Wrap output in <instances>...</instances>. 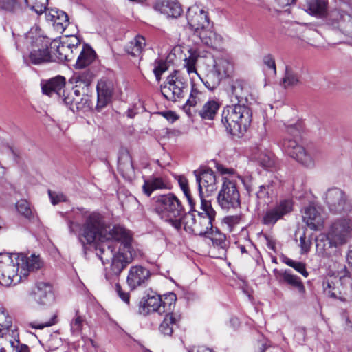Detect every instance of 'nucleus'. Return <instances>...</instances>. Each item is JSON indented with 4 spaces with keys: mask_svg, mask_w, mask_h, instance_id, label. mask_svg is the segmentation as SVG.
<instances>
[{
    "mask_svg": "<svg viewBox=\"0 0 352 352\" xmlns=\"http://www.w3.org/2000/svg\"><path fill=\"white\" fill-rule=\"evenodd\" d=\"M78 238L84 246L95 245L96 254L105 266V278L115 283L116 294L129 305L130 295L122 289L118 280L135 256L129 232L120 226H111L102 214L94 212L86 216L78 232Z\"/></svg>",
    "mask_w": 352,
    "mask_h": 352,
    "instance_id": "nucleus-1",
    "label": "nucleus"
},
{
    "mask_svg": "<svg viewBox=\"0 0 352 352\" xmlns=\"http://www.w3.org/2000/svg\"><path fill=\"white\" fill-rule=\"evenodd\" d=\"M252 122V111L247 106L234 104L227 106L221 114V122L226 131L235 136L243 135Z\"/></svg>",
    "mask_w": 352,
    "mask_h": 352,
    "instance_id": "nucleus-2",
    "label": "nucleus"
},
{
    "mask_svg": "<svg viewBox=\"0 0 352 352\" xmlns=\"http://www.w3.org/2000/svg\"><path fill=\"white\" fill-rule=\"evenodd\" d=\"M81 41L75 35L56 38L45 47V62L70 61L80 52Z\"/></svg>",
    "mask_w": 352,
    "mask_h": 352,
    "instance_id": "nucleus-3",
    "label": "nucleus"
},
{
    "mask_svg": "<svg viewBox=\"0 0 352 352\" xmlns=\"http://www.w3.org/2000/svg\"><path fill=\"white\" fill-rule=\"evenodd\" d=\"M154 210L164 221L173 228L180 226L178 218L182 216L184 207L181 201L173 193L160 195L154 198Z\"/></svg>",
    "mask_w": 352,
    "mask_h": 352,
    "instance_id": "nucleus-4",
    "label": "nucleus"
},
{
    "mask_svg": "<svg viewBox=\"0 0 352 352\" xmlns=\"http://www.w3.org/2000/svg\"><path fill=\"white\" fill-rule=\"evenodd\" d=\"M287 133L294 138L288 137L283 140L282 146L285 152L303 166L308 168L314 167L315 166L314 157L309 151L300 145L296 139L299 135V129L295 126H289L287 128Z\"/></svg>",
    "mask_w": 352,
    "mask_h": 352,
    "instance_id": "nucleus-5",
    "label": "nucleus"
},
{
    "mask_svg": "<svg viewBox=\"0 0 352 352\" xmlns=\"http://www.w3.org/2000/svg\"><path fill=\"white\" fill-rule=\"evenodd\" d=\"M322 285L324 294L329 297L344 302H352V276L348 271L336 281L326 279Z\"/></svg>",
    "mask_w": 352,
    "mask_h": 352,
    "instance_id": "nucleus-6",
    "label": "nucleus"
},
{
    "mask_svg": "<svg viewBox=\"0 0 352 352\" xmlns=\"http://www.w3.org/2000/svg\"><path fill=\"white\" fill-rule=\"evenodd\" d=\"M16 253H0V281L1 284L9 285L21 278L22 274L19 275L21 270V261L16 259Z\"/></svg>",
    "mask_w": 352,
    "mask_h": 352,
    "instance_id": "nucleus-7",
    "label": "nucleus"
},
{
    "mask_svg": "<svg viewBox=\"0 0 352 352\" xmlns=\"http://www.w3.org/2000/svg\"><path fill=\"white\" fill-rule=\"evenodd\" d=\"M222 186L218 193L217 202L224 210L237 208L241 206L240 194L236 181L228 177L223 178Z\"/></svg>",
    "mask_w": 352,
    "mask_h": 352,
    "instance_id": "nucleus-8",
    "label": "nucleus"
},
{
    "mask_svg": "<svg viewBox=\"0 0 352 352\" xmlns=\"http://www.w3.org/2000/svg\"><path fill=\"white\" fill-rule=\"evenodd\" d=\"M187 86V81L180 73L178 71H174L161 86V92L167 100L176 102L184 97Z\"/></svg>",
    "mask_w": 352,
    "mask_h": 352,
    "instance_id": "nucleus-9",
    "label": "nucleus"
},
{
    "mask_svg": "<svg viewBox=\"0 0 352 352\" xmlns=\"http://www.w3.org/2000/svg\"><path fill=\"white\" fill-rule=\"evenodd\" d=\"M177 300L174 293L164 295V298L157 295H148L142 303L143 311L145 314L157 312L162 315L173 310Z\"/></svg>",
    "mask_w": 352,
    "mask_h": 352,
    "instance_id": "nucleus-10",
    "label": "nucleus"
},
{
    "mask_svg": "<svg viewBox=\"0 0 352 352\" xmlns=\"http://www.w3.org/2000/svg\"><path fill=\"white\" fill-rule=\"evenodd\" d=\"M202 212L196 214V224L194 228V234L199 236H208L212 234V221H214L216 212L212 208L209 201L202 199L201 202Z\"/></svg>",
    "mask_w": 352,
    "mask_h": 352,
    "instance_id": "nucleus-11",
    "label": "nucleus"
},
{
    "mask_svg": "<svg viewBox=\"0 0 352 352\" xmlns=\"http://www.w3.org/2000/svg\"><path fill=\"white\" fill-rule=\"evenodd\" d=\"M328 232L335 243L346 244L352 238V218L346 216L336 219Z\"/></svg>",
    "mask_w": 352,
    "mask_h": 352,
    "instance_id": "nucleus-12",
    "label": "nucleus"
},
{
    "mask_svg": "<svg viewBox=\"0 0 352 352\" xmlns=\"http://www.w3.org/2000/svg\"><path fill=\"white\" fill-rule=\"evenodd\" d=\"M198 184L201 202L204 196L210 195L217 189V178L213 170L210 168H200L193 171Z\"/></svg>",
    "mask_w": 352,
    "mask_h": 352,
    "instance_id": "nucleus-13",
    "label": "nucleus"
},
{
    "mask_svg": "<svg viewBox=\"0 0 352 352\" xmlns=\"http://www.w3.org/2000/svg\"><path fill=\"white\" fill-rule=\"evenodd\" d=\"M326 203L329 210L336 214L350 212L351 204L347 201L345 194L339 188L329 189L326 193Z\"/></svg>",
    "mask_w": 352,
    "mask_h": 352,
    "instance_id": "nucleus-14",
    "label": "nucleus"
},
{
    "mask_svg": "<svg viewBox=\"0 0 352 352\" xmlns=\"http://www.w3.org/2000/svg\"><path fill=\"white\" fill-rule=\"evenodd\" d=\"M186 19L190 28L196 34L204 28L210 27L208 12L197 5L190 7L186 13Z\"/></svg>",
    "mask_w": 352,
    "mask_h": 352,
    "instance_id": "nucleus-15",
    "label": "nucleus"
},
{
    "mask_svg": "<svg viewBox=\"0 0 352 352\" xmlns=\"http://www.w3.org/2000/svg\"><path fill=\"white\" fill-rule=\"evenodd\" d=\"M27 38L30 40L32 45L38 47L33 49L30 54L31 62L34 65H38L44 61V52L42 50L44 36L41 28L37 25L32 27L27 34Z\"/></svg>",
    "mask_w": 352,
    "mask_h": 352,
    "instance_id": "nucleus-16",
    "label": "nucleus"
},
{
    "mask_svg": "<svg viewBox=\"0 0 352 352\" xmlns=\"http://www.w3.org/2000/svg\"><path fill=\"white\" fill-rule=\"evenodd\" d=\"M292 209V201L289 199L283 200L275 206L266 210L262 217V223L267 226L274 225L283 216L291 212Z\"/></svg>",
    "mask_w": 352,
    "mask_h": 352,
    "instance_id": "nucleus-17",
    "label": "nucleus"
},
{
    "mask_svg": "<svg viewBox=\"0 0 352 352\" xmlns=\"http://www.w3.org/2000/svg\"><path fill=\"white\" fill-rule=\"evenodd\" d=\"M45 21L58 34L64 32L69 25L67 14L58 8H47L45 6Z\"/></svg>",
    "mask_w": 352,
    "mask_h": 352,
    "instance_id": "nucleus-18",
    "label": "nucleus"
},
{
    "mask_svg": "<svg viewBox=\"0 0 352 352\" xmlns=\"http://www.w3.org/2000/svg\"><path fill=\"white\" fill-rule=\"evenodd\" d=\"M150 276L151 272L147 268L142 265H134L131 267L128 272L126 283L131 290H134L144 286L148 280Z\"/></svg>",
    "mask_w": 352,
    "mask_h": 352,
    "instance_id": "nucleus-19",
    "label": "nucleus"
},
{
    "mask_svg": "<svg viewBox=\"0 0 352 352\" xmlns=\"http://www.w3.org/2000/svg\"><path fill=\"white\" fill-rule=\"evenodd\" d=\"M249 96V89L244 80L241 79L232 80L230 88V96L232 102L247 105Z\"/></svg>",
    "mask_w": 352,
    "mask_h": 352,
    "instance_id": "nucleus-20",
    "label": "nucleus"
},
{
    "mask_svg": "<svg viewBox=\"0 0 352 352\" xmlns=\"http://www.w3.org/2000/svg\"><path fill=\"white\" fill-rule=\"evenodd\" d=\"M65 78L56 76L45 82V95L63 102V94L66 93Z\"/></svg>",
    "mask_w": 352,
    "mask_h": 352,
    "instance_id": "nucleus-21",
    "label": "nucleus"
},
{
    "mask_svg": "<svg viewBox=\"0 0 352 352\" xmlns=\"http://www.w3.org/2000/svg\"><path fill=\"white\" fill-rule=\"evenodd\" d=\"M155 9L167 17L177 18L181 15L182 8L177 0H157Z\"/></svg>",
    "mask_w": 352,
    "mask_h": 352,
    "instance_id": "nucleus-22",
    "label": "nucleus"
},
{
    "mask_svg": "<svg viewBox=\"0 0 352 352\" xmlns=\"http://www.w3.org/2000/svg\"><path fill=\"white\" fill-rule=\"evenodd\" d=\"M113 91V85L111 82L100 80L97 85L98 103L97 109L105 107L111 100Z\"/></svg>",
    "mask_w": 352,
    "mask_h": 352,
    "instance_id": "nucleus-23",
    "label": "nucleus"
},
{
    "mask_svg": "<svg viewBox=\"0 0 352 352\" xmlns=\"http://www.w3.org/2000/svg\"><path fill=\"white\" fill-rule=\"evenodd\" d=\"M302 219L311 230H320L323 226V219L314 206H309L305 208Z\"/></svg>",
    "mask_w": 352,
    "mask_h": 352,
    "instance_id": "nucleus-24",
    "label": "nucleus"
},
{
    "mask_svg": "<svg viewBox=\"0 0 352 352\" xmlns=\"http://www.w3.org/2000/svg\"><path fill=\"white\" fill-rule=\"evenodd\" d=\"M338 246L340 245L334 243L329 232L327 235L321 234L316 239V253L319 256H329L331 254V250Z\"/></svg>",
    "mask_w": 352,
    "mask_h": 352,
    "instance_id": "nucleus-25",
    "label": "nucleus"
},
{
    "mask_svg": "<svg viewBox=\"0 0 352 352\" xmlns=\"http://www.w3.org/2000/svg\"><path fill=\"white\" fill-rule=\"evenodd\" d=\"M17 336L16 327L12 325V318L4 309H0V336L15 338Z\"/></svg>",
    "mask_w": 352,
    "mask_h": 352,
    "instance_id": "nucleus-26",
    "label": "nucleus"
},
{
    "mask_svg": "<svg viewBox=\"0 0 352 352\" xmlns=\"http://www.w3.org/2000/svg\"><path fill=\"white\" fill-rule=\"evenodd\" d=\"M201 41V42L212 48L219 47L223 43V38L214 31L208 28H204L196 34Z\"/></svg>",
    "mask_w": 352,
    "mask_h": 352,
    "instance_id": "nucleus-27",
    "label": "nucleus"
},
{
    "mask_svg": "<svg viewBox=\"0 0 352 352\" xmlns=\"http://www.w3.org/2000/svg\"><path fill=\"white\" fill-rule=\"evenodd\" d=\"M16 258L18 259V261H21V271L20 273L23 276L26 274V271H34L42 266V261L39 255H36L35 254H32L30 256L19 254Z\"/></svg>",
    "mask_w": 352,
    "mask_h": 352,
    "instance_id": "nucleus-28",
    "label": "nucleus"
},
{
    "mask_svg": "<svg viewBox=\"0 0 352 352\" xmlns=\"http://www.w3.org/2000/svg\"><path fill=\"white\" fill-rule=\"evenodd\" d=\"M283 281L295 288L302 298H305L306 294L305 287L300 277L293 274L290 270H285L280 274Z\"/></svg>",
    "mask_w": 352,
    "mask_h": 352,
    "instance_id": "nucleus-29",
    "label": "nucleus"
},
{
    "mask_svg": "<svg viewBox=\"0 0 352 352\" xmlns=\"http://www.w3.org/2000/svg\"><path fill=\"white\" fill-rule=\"evenodd\" d=\"M96 58V53L94 50L87 45H83L77 58L74 67L76 69H82L93 63Z\"/></svg>",
    "mask_w": 352,
    "mask_h": 352,
    "instance_id": "nucleus-30",
    "label": "nucleus"
},
{
    "mask_svg": "<svg viewBox=\"0 0 352 352\" xmlns=\"http://www.w3.org/2000/svg\"><path fill=\"white\" fill-rule=\"evenodd\" d=\"M207 98V93L206 91L198 88L195 85L192 84L190 94L184 108L186 111L190 107H195L197 105L204 102Z\"/></svg>",
    "mask_w": 352,
    "mask_h": 352,
    "instance_id": "nucleus-31",
    "label": "nucleus"
},
{
    "mask_svg": "<svg viewBox=\"0 0 352 352\" xmlns=\"http://www.w3.org/2000/svg\"><path fill=\"white\" fill-rule=\"evenodd\" d=\"M165 317L159 327L162 333L165 336H171L173 329L177 327L180 316L173 314L172 311L165 313Z\"/></svg>",
    "mask_w": 352,
    "mask_h": 352,
    "instance_id": "nucleus-32",
    "label": "nucleus"
},
{
    "mask_svg": "<svg viewBox=\"0 0 352 352\" xmlns=\"http://www.w3.org/2000/svg\"><path fill=\"white\" fill-rule=\"evenodd\" d=\"M145 46V38L141 35H137L126 45V52L133 56L139 57Z\"/></svg>",
    "mask_w": 352,
    "mask_h": 352,
    "instance_id": "nucleus-33",
    "label": "nucleus"
},
{
    "mask_svg": "<svg viewBox=\"0 0 352 352\" xmlns=\"http://www.w3.org/2000/svg\"><path fill=\"white\" fill-rule=\"evenodd\" d=\"M198 77L204 82L205 86L210 90L216 88L223 79L213 66L208 69L204 78L200 76Z\"/></svg>",
    "mask_w": 352,
    "mask_h": 352,
    "instance_id": "nucleus-34",
    "label": "nucleus"
},
{
    "mask_svg": "<svg viewBox=\"0 0 352 352\" xmlns=\"http://www.w3.org/2000/svg\"><path fill=\"white\" fill-rule=\"evenodd\" d=\"M166 188L165 182L160 177H151L144 181L142 186L143 192L148 196L156 190L164 189Z\"/></svg>",
    "mask_w": 352,
    "mask_h": 352,
    "instance_id": "nucleus-35",
    "label": "nucleus"
},
{
    "mask_svg": "<svg viewBox=\"0 0 352 352\" xmlns=\"http://www.w3.org/2000/svg\"><path fill=\"white\" fill-rule=\"evenodd\" d=\"M94 78V74L89 70L76 72L74 74L72 80L76 84V87H87Z\"/></svg>",
    "mask_w": 352,
    "mask_h": 352,
    "instance_id": "nucleus-36",
    "label": "nucleus"
},
{
    "mask_svg": "<svg viewBox=\"0 0 352 352\" xmlns=\"http://www.w3.org/2000/svg\"><path fill=\"white\" fill-rule=\"evenodd\" d=\"M220 107L216 100H208L199 111V115L205 120H212Z\"/></svg>",
    "mask_w": 352,
    "mask_h": 352,
    "instance_id": "nucleus-37",
    "label": "nucleus"
},
{
    "mask_svg": "<svg viewBox=\"0 0 352 352\" xmlns=\"http://www.w3.org/2000/svg\"><path fill=\"white\" fill-rule=\"evenodd\" d=\"M188 52L189 55L184 58V66L189 75L195 74L197 76H199L196 69V63L199 56V53L194 48H190Z\"/></svg>",
    "mask_w": 352,
    "mask_h": 352,
    "instance_id": "nucleus-38",
    "label": "nucleus"
},
{
    "mask_svg": "<svg viewBox=\"0 0 352 352\" xmlns=\"http://www.w3.org/2000/svg\"><path fill=\"white\" fill-rule=\"evenodd\" d=\"M180 226L179 228H175L177 230H180L183 228L186 232L190 234H194V228L196 224V214L188 212L184 215L182 217L178 218Z\"/></svg>",
    "mask_w": 352,
    "mask_h": 352,
    "instance_id": "nucleus-39",
    "label": "nucleus"
},
{
    "mask_svg": "<svg viewBox=\"0 0 352 352\" xmlns=\"http://www.w3.org/2000/svg\"><path fill=\"white\" fill-rule=\"evenodd\" d=\"M213 67L222 78L229 76L233 70L232 64L225 58L214 60Z\"/></svg>",
    "mask_w": 352,
    "mask_h": 352,
    "instance_id": "nucleus-40",
    "label": "nucleus"
},
{
    "mask_svg": "<svg viewBox=\"0 0 352 352\" xmlns=\"http://www.w3.org/2000/svg\"><path fill=\"white\" fill-rule=\"evenodd\" d=\"M29 296L31 302L39 305H43V299L44 298V283H37L35 286L32 288L30 292Z\"/></svg>",
    "mask_w": 352,
    "mask_h": 352,
    "instance_id": "nucleus-41",
    "label": "nucleus"
},
{
    "mask_svg": "<svg viewBox=\"0 0 352 352\" xmlns=\"http://www.w3.org/2000/svg\"><path fill=\"white\" fill-rule=\"evenodd\" d=\"M307 6L308 10L313 14L323 15L327 8L326 0H307Z\"/></svg>",
    "mask_w": 352,
    "mask_h": 352,
    "instance_id": "nucleus-42",
    "label": "nucleus"
},
{
    "mask_svg": "<svg viewBox=\"0 0 352 352\" xmlns=\"http://www.w3.org/2000/svg\"><path fill=\"white\" fill-rule=\"evenodd\" d=\"M243 217L241 214L230 215L223 218V223L227 229L232 232L238 230L239 226L243 221Z\"/></svg>",
    "mask_w": 352,
    "mask_h": 352,
    "instance_id": "nucleus-43",
    "label": "nucleus"
},
{
    "mask_svg": "<svg viewBox=\"0 0 352 352\" xmlns=\"http://www.w3.org/2000/svg\"><path fill=\"white\" fill-rule=\"evenodd\" d=\"M80 91L79 89H75L72 90H67L66 93L63 94V102L69 106L72 109L74 104H78L79 100L80 99Z\"/></svg>",
    "mask_w": 352,
    "mask_h": 352,
    "instance_id": "nucleus-44",
    "label": "nucleus"
},
{
    "mask_svg": "<svg viewBox=\"0 0 352 352\" xmlns=\"http://www.w3.org/2000/svg\"><path fill=\"white\" fill-rule=\"evenodd\" d=\"M274 193L272 189V182L269 183L267 185L261 186L259 190L256 192V197L258 200L264 203H267L270 199V195Z\"/></svg>",
    "mask_w": 352,
    "mask_h": 352,
    "instance_id": "nucleus-45",
    "label": "nucleus"
},
{
    "mask_svg": "<svg viewBox=\"0 0 352 352\" xmlns=\"http://www.w3.org/2000/svg\"><path fill=\"white\" fill-rule=\"evenodd\" d=\"M118 169L123 174H129L133 172L132 162L128 155L119 159Z\"/></svg>",
    "mask_w": 352,
    "mask_h": 352,
    "instance_id": "nucleus-46",
    "label": "nucleus"
},
{
    "mask_svg": "<svg viewBox=\"0 0 352 352\" xmlns=\"http://www.w3.org/2000/svg\"><path fill=\"white\" fill-rule=\"evenodd\" d=\"M283 85L285 87H293L299 84L300 80L296 74L291 69H287L285 77L283 80Z\"/></svg>",
    "mask_w": 352,
    "mask_h": 352,
    "instance_id": "nucleus-47",
    "label": "nucleus"
},
{
    "mask_svg": "<svg viewBox=\"0 0 352 352\" xmlns=\"http://www.w3.org/2000/svg\"><path fill=\"white\" fill-rule=\"evenodd\" d=\"M254 159L256 160L263 168H270L274 165L273 159L269 154L265 153H259L255 154Z\"/></svg>",
    "mask_w": 352,
    "mask_h": 352,
    "instance_id": "nucleus-48",
    "label": "nucleus"
},
{
    "mask_svg": "<svg viewBox=\"0 0 352 352\" xmlns=\"http://www.w3.org/2000/svg\"><path fill=\"white\" fill-rule=\"evenodd\" d=\"M178 183L179 184L181 189L182 190L185 196L186 197L189 204L190 205L191 208H192L195 204L193 202L192 198L191 197V195L190 193V189L188 188V184L187 179L184 176H179Z\"/></svg>",
    "mask_w": 352,
    "mask_h": 352,
    "instance_id": "nucleus-49",
    "label": "nucleus"
},
{
    "mask_svg": "<svg viewBox=\"0 0 352 352\" xmlns=\"http://www.w3.org/2000/svg\"><path fill=\"white\" fill-rule=\"evenodd\" d=\"M16 208L19 213L26 218H29L32 214V210L29 203L26 200L21 199L16 204Z\"/></svg>",
    "mask_w": 352,
    "mask_h": 352,
    "instance_id": "nucleus-50",
    "label": "nucleus"
},
{
    "mask_svg": "<svg viewBox=\"0 0 352 352\" xmlns=\"http://www.w3.org/2000/svg\"><path fill=\"white\" fill-rule=\"evenodd\" d=\"M42 1L43 0H25V2L32 10L34 11L38 15H41L44 12V7Z\"/></svg>",
    "mask_w": 352,
    "mask_h": 352,
    "instance_id": "nucleus-51",
    "label": "nucleus"
},
{
    "mask_svg": "<svg viewBox=\"0 0 352 352\" xmlns=\"http://www.w3.org/2000/svg\"><path fill=\"white\" fill-rule=\"evenodd\" d=\"M83 324V318L78 315V311H76L75 318L71 322V330L73 333L79 334L82 330Z\"/></svg>",
    "mask_w": 352,
    "mask_h": 352,
    "instance_id": "nucleus-52",
    "label": "nucleus"
},
{
    "mask_svg": "<svg viewBox=\"0 0 352 352\" xmlns=\"http://www.w3.org/2000/svg\"><path fill=\"white\" fill-rule=\"evenodd\" d=\"M18 7L19 3L16 0H0V8L3 10L13 12Z\"/></svg>",
    "mask_w": 352,
    "mask_h": 352,
    "instance_id": "nucleus-53",
    "label": "nucleus"
},
{
    "mask_svg": "<svg viewBox=\"0 0 352 352\" xmlns=\"http://www.w3.org/2000/svg\"><path fill=\"white\" fill-rule=\"evenodd\" d=\"M166 64L162 60H157L154 63L153 72L157 81L160 80L161 75L166 70Z\"/></svg>",
    "mask_w": 352,
    "mask_h": 352,
    "instance_id": "nucleus-54",
    "label": "nucleus"
},
{
    "mask_svg": "<svg viewBox=\"0 0 352 352\" xmlns=\"http://www.w3.org/2000/svg\"><path fill=\"white\" fill-rule=\"evenodd\" d=\"M311 246V237H307L305 234L303 233L300 236V247L301 248L300 253L306 254L309 252Z\"/></svg>",
    "mask_w": 352,
    "mask_h": 352,
    "instance_id": "nucleus-55",
    "label": "nucleus"
},
{
    "mask_svg": "<svg viewBox=\"0 0 352 352\" xmlns=\"http://www.w3.org/2000/svg\"><path fill=\"white\" fill-rule=\"evenodd\" d=\"M48 195L52 204L54 206L65 201V195L58 192L49 190Z\"/></svg>",
    "mask_w": 352,
    "mask_h": 352,
    "instance_id": "nucleus-56",
    "label": "nucleus"
},
{
    "mask_svg": "<svg viewBox=\"0 0 352 352\" xmlns=\"http://www.w3.org/2000/svg\"><path fill=\"white\" fill-rule=\"evenodd\" d=\"M263 62L265 65L272 71L273 74H276L275 60L271 54L265 55L263 58Z\"/></svg>",
    "mask_w": 352,
    "mask_h": 352,
    "instance_id": "nucleus-57",
    "label": "nucleus"
},
{
    "mask_svg": "<svg viewBox=\"0 0 352 352\" xmlns=\"http://www.w3.org/2000/svg\"><path fill=\"white\" fill-rule=\"evenodd\" d=\"M45 298L50 302L55 300V294L53 286L45 283Z\"/></svg>",
    "mask_w": 352,
    "mask_h": 352,
    "instance_id": "nucleus-58",
    "label": "nucleus"
},
{
    "mask_svg": "<svg viewBox=\"0 0 352 352\" xmlns=\"http://www.w3.org/2000/svg\"><path fill=\"white\" fill-rule=\"evenodd\" d=\"M293 268L300 273L303 276L307 277L309 274L306 270L305 264L301 262H296Z\"/></svg>",
    "mask_w": 352,
    "mask_h": 352,
    "instance_id": "nucleus-59",
    "label": "nucleus"
},
{
    "mask_svg": "<svg viewBox=\"0 0 352 352\" xmlns=\"http://www.w3.org/2000/svg\"><path fill=\"white\" fill-rule=\"evenodd\" d=\"M10 343L12 346L16 348V352H28L29 351L28 346L25 344H21L19 349H18V344H19V340L15 339L14 340H10Z\"/></svg>",
    "mask_w": 352,
    "mask_h": 352,
    "instance_id": "nucleus-60",
    "label": "nucleus"
},
{
    "mask_svg": "<svg viewBox=\"0 0 352 352\" xmlns=\"http://www.w3.org/2000/svg\"><path fill=\"white\" fill-rule=\"evenodd\" d=\"M217 169L222 175H232L234 173V170L232 168H226L223 165H221V164L217 165Z\"/></svg>",
    "mask_w": 352,
    "mask_h": 352,
    "instance_id": "nucleus-61",
    "label": "nucleus"
},
{
    "mask_svg": "<svg viewBox=\"0 0 352 352\" xmlns=\"http://www.w3.org/2000/svg\"><path fill=\"white\" fill-rule=\"evenodd\" d=\"M164 117H165L168 120L171 121L172 122L177 120V116L172 111L168 112H162L161 113Z\"/></svg>",
    "mask_w": 352,
    "mask_h": 352,
    "instance_id": "nucleus-62",
    "label": "nucleus"
},
{
    "mask_svg": "<svg viewBox=\"0 0 352 352\" xmlns=\"http://www.w3.org/2000/svg\"><path fill=\"white\" fill-rule=\"evenodd\" d=\"M266 240V244L267 247L271 250L275 249V241L268 236H265Z\"/></svg>",
    "mask_w": 352,
    "mask_h": 352,
    "instance_id": "nucleus-63",
    "label": "nucleus"
},
{
    "mask_svg": "<svg viewBox=\"0 0 352 352\" xmlns=\"http://www.w3.org/2000/svg\"><path fill=\"white\" fill-rule=\"evenodd\" d=\"M346 261L349 265L352 267V245L348 247V250L346 253Z\"/></svg>",
    "mask_w": 352,
    "mask_h": 352,
    "instance_id": "nucleus-64",
    "label": "nucleus"
}]
</instances>
